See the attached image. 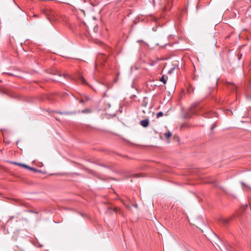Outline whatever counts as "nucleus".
<instances>
[{
    "label": "nucleus",
    "instance_id": "nucleus-1",
    "mask_svg": "<svg viewBox=\"0 0 251 251\" xmlns=\"http://www.w3.org/2000/svg\"><path fill=\"white\" fill-rule=\"evenodd\" d=\"M201 108V106H199L198 105L195 104L191 106V107L190 109V110L188 113L186 114V118H190V114H194L196 113L198 109H200Z\"/></svg>",
    "mask_w": 251,
    "mask_h": 251
},
{
    "label": "nucleus",
    "instance_id": "nucleus-2",
    "mask_svg": "<svg viewBox=\"0 0 251 251\" xmlns=\"http://www.w3.org/2000/svg\"><path fill=\"white\" fill-rule=\"evenodd\" d=\"M107 59V57L105 55L103 54H100L97 57V62L96 63V67L99 64H102V63L101 62V61H102L103 62H105Z\"/></svg>",
    "mask_w": 251,
    "mask_h": 251
},
{
    "label": "nucleus",
    "instance_id": "nucleus-3",
    "mask_svg": "<svg viewBox=\"0 0 251 251\" xmlns=\"http://www.w3.org/2000/svg\"><path fill=\"white\" fill-rule=\"evenodd\" d=\"M140 124L144 127H147L149 125V120L148 119L141 120L140 122Z\"/></svg>",
    "mask_w": 251,
    "mask_h": 251
},
{
    "label": "nucleus",
    "instance_id": "nucleus-4",
    "mask_svg": "<svg viewBox=\"0 0 251 251\" xmlns=\"http://www.w3.org/2000/svg\"><path fill=\"white\" fill-rule=\"evenodd\" d=\"M77 79H78V80L80 81L83 84H87L86 80L83 77V76L80 74H79L78 75Z\"/></svg>",
    "mask_w": 251,
    "mask_h": 251
},
{
    "label": "nucleus",
    "instance_id": "nucleus-5",
    "mask_svg": "<svg viewBox=\"0 0 251 251\" xmlns=\"http://www.w3.org/2000/svg\"><path fill=\"white\" fill-rule=\"evenodd\" d=\"M47 15H48V17H47L48 19L50 22L55 20V18L54 17V15H52V14L50 12H49V13H48Z\"/></svg>",
    "mask_w": 251,
    "mask_h": 251
},
{
    "label": "nucleus",
    "instance_id": "nucleus-6",
    "mask_svg": "<svg viewBox=\"0 0 251 251\" xmlns=\"http://www.w3.org/2000/svg\"><path fill=\"white\" fill-rule=\"evenodd\" d=\"M12 163L14 164L17 165L18 166H19L23 167L25 168H26V167H27V165L26 164H22V163H18V162H12Z\"/></svg>",
    "mask_w": 251,
    "mask_h": 251
},
{
    "label": "nucleus",
    "instance_id": "nucleus-7",
    "mask_svg": "<svg viewBox=\"0 0 251 251\" xmlns=\"http://www.w3.org/2000/svg\"><path fill=\"white\" fill-rule=\"evenodd\" d=\"M63 115H75L76 114L75 111H64L62 112Z\"/></svg>",
    "mask_w": 251,
    "mask_h": 251
},
{
    "label": "nucleus",
    "instance_id": "nucleus-8",
    "mask_svg": "<svg viewBox=\"0 0 251 251\" xmlns=\"http://www.w3.org/2000/svg\"><path fill=\"white\" fill-rule=\"evenodd\" d=\"M229 219H227L222 218L221 219V222L224 225H227L229 223Z\"/></svg>",
    "mask_w": 251,
    "mask_h": 251
},
{
    "label": "nucleus",
    "instance_id": "nucleus-9",
    "mask_svg": "<svg viewBox=\"0 0 251 251\" xmlns=\"http://www.w3.org/2000/svg\"><path fill=\"white\" fill-rule=\"evenodd\" d=\"M225 248L226 251H234V249L229 245H226Z\"/></svg>",
    "mask_w": 251,
    "mask_h": 251
},
{
    "label": "nucleus",
    "instance_id": "nucleus-10",
    "mask_svg": "<svg viewBox=\"0 0 251 251\" xmlns=\"http://www.w3.org/2000/svg\"><path fill=\"white\" fill-rule=\"evenodd\" d=\"M15 218H16V219L18 218V214L16 216H12L10 217L9 220H8V222L12 221V220H13Z\"/></svg>",
    "mask_w": 251,
    "mask_h": 251
},
{
    "label": "nucleus",
    "instance_id": "nucleus-11",
    "mask_svg": "<svg viewBox=\"0 0 251 251\" xmlns=\"http://www.w3.org/2000/svg\"><path fill=\"white\" fill-rule=\"evenodd\" d=\"M91 111V110L90 109L87 108V109L82 110L81 112L83 113H90Z\"/></svg>",
    "mask_w": 251,
    "mask_h": 251
},
{
    "label": "nucleus",
    "instance_id": "nucleus-12",
    "mask_svg": "<svg viewBox=\"0 0 251 251\" xmlns=\"http://www.w3.org/2000/svg\"><path fill=\"white\" fill-rule=\"evenodd\" d=\"M171 135H172V133L170 131L164 133V136L167 139L169 138L171 136Z\"/></svg>",
    "mask_w": 251,
    "mask_h": 251
},
{
    "label": "nucleus",
    "instance_id": "nucleus-13",
    "mask_svg": "<svg viewBox=\"0 0 251 251\" xmlns=\"http://www.w3.org/2000/svg\"><path fill=\"white\" fill-rule=\"evenodd\" d=\"M26 169H29L30 170H31V171H32L33 172H37V169H36V168L30 167H29L28 166H27V167H26Z\"/></svg>",
    "mask_w": 251,
    "mask_h": 251
},
{
    "label": "nucleus",
    "instance_id": "nucleus-14",
    "mask_svg": "<svg viewBox=\"0 0 251 251\" xmlns=\"http://www.w3.org/2000/svg\"><path fill=\"white\" fill-rule=\"evenodd\" d=\"M163 115V113L162 112L160 111L157 113L156 117L157 118H158L162 117Z\"/></svg>",
    "mask_w": 251,
    "mask_h": 251
},
{
    "label": "nucleus",
    "instance_id": "nucleus-15",
    "mask_svg": "<svg viewBox=\"0 0 251 251\" xmlns=\"http://www.w3.org/2000/svg\"><path fill=\"white\" fill-rule=\"evenodd\" d=\"M217 126V124L216 123L213 124L211 126L210 130H213Z\"/></svg>",
    "mask_w": 251,
    "mask_h": 251
},
{
    "label": "nucleus",
    "instance_id": "nucleus-16",
    "mask_svg": "<svg viewBox=\"0 0 251 251\" xmlns=\"http://www.w3.org/2000/svg\"><path fill=\"white\" fill-rule=\"evenodd\" d=\"M160 80L161 82H163L164 84H165L166 83V80L165 79L164 76H162V77L160 78Z\"/></svg>",
    "mask_w": 251,
    "mask_h": 251
},
{
    "label": "nucleus",
    "instance_id": "nucleus-17",
    "mask_svg": "<svg viewBox=\"0 0 251 251\" xmlns=\"http://www.w3.org/2000/svg\"><path fill=\"white\" fill-rule=\"evenodd\" d=\"M175 67H173L169 71H168V73L170 74H171L172 73H173L174 71L175 70Z\"/></svg>",
    "mask_w": 251,
    "mask_h": 251
},
{
    "label": "nucleus",
    "instance_id": "nucleus-18",
    "mask_svg": "<svg viewBox=\"0 0 251 251\" xmlns=\"http://www.w3.org/2000/svg\"><path fill=\"white\" fill-rule=\"evenodd\" d=\"M133 176L135 177H141V176L140 174H134L133 175Z\"/></svg>",
    "mask_w": 251,
    "mask_h": 251
},
{
    "label": "nucleus",
    "instance_id": "nucleus-19",
    "mask_svg": "<svg viewBox=\"0 0 251 251\" xmlns=\"http://www.w3.org/2000/svg\"><path fill=\"white\" fill-rule=\"evenodd\" d=\"M55 112H56V113H58V114H61V115H63L62 112H60V111H55Z\"/></svg>",
    "mask_w": 251,
    "mask_h": 251
},
{
    "label": "nucleus",
    "instance_id": "nucleus-20",
    "mask_svg": "<svg viewBox=\"0 0 251 251\" xmlns=\"http://www.w3.org/2000/svg\"><path fill=\"white\" fill-rule=\"evenodd\" d=\"M241 183L242 186H244L245 187H247V186L243 182H242Z\"/></svg>",
    "mask_w": 251,
    "mask_h": 251
},
{
    "label": "nucleus",
    "instance_id": "nucleus-21",
    "mask_svg": "<svg viewBox=\"0 0 251 251\" xmlns=\"http://www.w3.org/2000/svg\"><path fill=\"white\" fill-rule=\"evenodd\" d=\"M79 102H80V103H84V100H79Z\"/></svg>",
    "mask_w": 251,
    "mask_h": 251
},
{
    "label": "nucleus",
    "instance_id": "nucleus-22",
    "mask_svg": "<svg viewBox=\"0 0 251 251\" xmlns=\"http://www.w3.org/2000/svg\"><path fill=\"white\" fill-rule=\"evenodd\" d=\"M206 183H209L214 184V183H215V182H214V181H210V182H206Z\"/></svg>",
    "mask_w": 251,
    "mask_h": 251
},
{
    "label": "nucleus",
    "instance_id": "nucleus-23",
    "mask_svg": "<svg viewBox=\"0 0 251 251\" xmlns=\"http://www.w3.org/2000/svg\"><path fill=\"white\" fill-rule=\"evenodd\" d=\"M98 26H95V27H94V30L95 31L96 30L98 29Z\"/></svg>",
    "mask_w": 251,
    "mask_h": 251
},
{
    "label": "nucleus",
    "instance_id": "nucleus-24",
    "mask_svg": "<svg viewBox=\"0 0 251 251\" xmlns=\"http://www.w3.org/2000/svg\"><path fill=\"white\" fill-rule=\"evenodd\" d=\"M30 212H31V213H35V212L33 211H30Z\"/></svg>",
    "mask_w": 251,
    "mask_h": 251
},
{
    "label": "nucleus",
    "instance_id": "nucleus-25",
    "mask_svg": "<svg viewBox=\"0 0 251 251\" xmlns=\"http://www.w3.org/2000/svg\"><path fill=\"white\" fill-rule=\"evenodd\" d=\"M153 1V3H154V0H152Z\"/></svg>",
    "mask_w": 251,
    "mask_h": 251
},
{
    "label": "nucleus",
    "instance_id": "nucleus-26",
    "mask_svg": "<svg viewBox=\"0 0 251 251\" xmlns=\"http://www.w3.org/2000/svg\"><path fill=\"white\" fill-rule=\"evenodd\" d=\"M80 112V111H78V112H77L78 113H79Z\"/></svg>",
    "mask_w": 251,
    "mask_h": 251
}]
</instances>
